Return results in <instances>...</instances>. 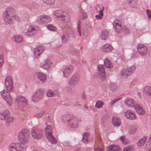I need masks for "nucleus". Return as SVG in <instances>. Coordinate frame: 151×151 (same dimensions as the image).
<instances>
[{"instance_id":"nucleus-64","label":"nucleus","mask_w":151,"mask_h":151,"mask_svg":"<svg viewBox=\"0 0 151 151\" xmlns=\"http://www.w3.org/2000/svg\"><path fill=\"white\" fill-rule=\"evenodd\" d=\"M83 97L84 98H85V96H83Z\"/></svg>"},{"instance_id":"nucleus-36","label":"nucleus","mask_w":151,"mask_h":151,"mask_svg":"<svg viewBox=\"0 0 151 151\" xmlns=\"http://www.w3.org/2000/svg\"><path fill=\"white\" fill-rule=\"evenodd\" d=\"M104 105V103L102 101L98 100L96 103L95 107L97 109H99L102 107Z\"/></svg>"},{"instance_id":"nucleus-4","label":"nucleus","mask_w":151,"mask_h":151,"mask_svg":"<svg viewBox=\"0 0 151 151\" xmlns=\"http://www.w3.org/2000/svg\"><path fill=\"white\" fill-rule=\"evenodd\" d=\"M27 146L19 142L11 144L9 147V151H21L26 149Z\"/></svg>"},{"instance_id":"nucleus-57","label":"nucleus","mask_w":151,"mask_h":151,"mask_svg":"<svg viewBox=\"0 0 151 151\" xmlns=\"http://www.w3.org/2000/svg\"><path fill=\"white\" fill-rule=\"evenodd\" d=\"M83 18V19H86L87 17V14L86 13H83L82 14Z\"/></svg>"},{"instance_id":"nucleus-31","label":"nucleus","mask_w":151,"mask_h":151,"mask_svg":"<svg viewBox=\"0 0 151 151\" xmlns=\"http://www.w3.org/2000/svg\"><path fill=\"white\" fill-rule=\"evenodd\" d=\"M90 134L89 133L84 132L83 134L82 141L83 142L87 144L88 142V138Z\"/></svg>"},{"instance_id":"nucleus-55","label":"nucleus","mask_w":151,"mask_h":151,"mask_svg":"<svg viewBox=\"0 0 151 151\" xmlns=\"http://www.w3.org/2000/svg\"><path fill=\"white\" fill-rule=\"evenodd\" d=\"M94 151H103V150L101 148L99 147L96 148L94 149Z\"/></svg>"},{"instance_id":"nucleus-61","label":"nucleus","mask_w":151,"mask_h":151,"mask_svg":"<svg viewBox=\"0 0 151 151\" xmlns=\"http://www.w3.org/2000/svg\"><path fill=\"white\" fill-rule=\"evenodd\" d=\"M83 36L84 37H86L87 36V35H88V34H87V32H86V31L85 32L83 33Z\"/></svg>"},{"instance_id":"nucleus-26","label":"nucleus","mask_w":151,"mask_h":151,"mask_svg":"<svg viewBox=\"0 0 151 151\" xmlns=\"http://www.w3.org/2000/svg\"><path fill=\"white\" fill-rule=\"evenodd\" d=\"M113 50V48L110 44H106L103 46L102 47V50L105 52H109Z\"/></svg>"},{"instance_id":"nucleus-20","label":"nucleus","mask_w":151,"mask_h":151,"mask_svg":"<svg viewBox=\"0 0 151 151\" xmlns=\"http://www.w3.org/2000/svg\"><path fill=\"white\" fill-rule=\"evenodd\" d=\"M52 64V63L50 60L47 59L44 61L43 64H41L40 67L43 69L47 70L50 67Z\"/></svg>"},{"instance_id":"nucleus-34","label":"nucleus","mask_w":151,"mask_h":151,"mask_svg":"<svg viewBox=\"0 0 151 151\" xmlns=\"http://www.w3.org/2000/svg\"><path fill=\"white\" fill-rule=\"evenodd\" d=\"M53 127L50 125H47L45 129V132L46 135L52 134V129Z\"/></svg>"},{"instance_id":"nucleus-62","label":"nucleus","mask_w":151,"mask_h":151,"mask_svg":"<svg viewBox=\"0 0 151 151\" xmlns=\"http://www.w3.org/2000/svg\"><path fill=\"white\" fill-rule=\"evenodd\" d=\"M149 140L151 142V135L150 137V138Z\"/></svg>"},{"instance_id":"nucleus-6","label":"nucleus","mask_w":151,"mask_h":151,"mask_svg":"<svg viewBox=\"0 0 151 151\" xmlns=\"http://www.w3.org/2000/svg\"><path fill=\"white\" fill-rule=\"evenodd\" d=\"M44 93V90L42 89H40L37 90L32 97L33 101L36 102L41 99L43 97Z\"/></svg>"},{"instance_id":"nucleus-3","label":"nucleus","mask_w":151,"mask_h":151,"mask_svg":"<svg viewBox=\"0 0 151 151\" xmlns=\"http://www.w3.org/2000/svg\"><path fill=\"white\" fill-rule=\"evenodd\" d=\"M55 16L60 19L66 23L70 21V17L66 12L61 10H56L55 12Z\"/></svg>"},{"instance_id":"nucleus-25","label":"nucleus","mask_w":151,"mask_h":151,"mask_svg":"<svg viewBox=\"0 0 151 151\" xmlns=\"http://www.w3.org/2000/svg\"><path fill=\"white\" fill-rule=\"evenodd\" d=\"M46 136L48 140L51 144H54L57 143V139L52 134L46 135Z\"/></svg>"},{"instance_id":"nucleus-38","label":"nucleus","mask_w":151,"mask_h":151,"mask_svg":"<svg viewBox=\"0 0 151 151\" xmlns=\"http://www.w3.org/2000/svg\"><path fill=\"white\" fill-rule=\"evenodd\" d=\"M44 15L40 16L37 18L36 22L40 24L44 23Z\"/></svg>"},{"instance_id":"nucleus-51","label":"nucleus","mask_w":151,"mask_h":151,"mask_svg":"<svg viewBox=\"0 0 151 151\" xmlns=\"http://www.w3.org/2000/svg\"><path fill=\"white\" fill-rule=\"evenodd\" d=\"M146 14L148 17L150 19H151V12L150 10L147 9L146 10Z\"/></svg>"},{"instance_id":"nucleus-58","label":"nucleus","mask_w":151,"mask_h":151,"mask_svg":"<svg viewBox=\"0 0 151 151\" xmlns=\"http://www.w3.org/2000/svg\"><path fill=\"white\" fill-rule=\"evenodd\" d=\"M13 17L14 19L17 20L19 21L20 19L19 18L18 16L14 15V14Z\"/></svg>"},{"instance_id":"nucleus-10","label":"nucleus","mask_w":151,"mask_h":151,"mask_svg":"<svg viewBox=\"0 0 151 151\" xmlns=\"http://www.w3.org/2000/svg\"><path fill=\"white\" fill-rule=\"evenodd\" d=\"M80 77L77 74H75L71 77L69 82L70 86L74 87L78 83L80 80Z\"/></svg>"},{"instance_id":"nucleus-15","label":"nucleus","mask_w":151,"mask_h":151,"mask_svg":"<svg viewBox=\"0 0 151 151\" xmlns=\"http://www.w3.org/2000/svg\"><path fill=\"white\" fill-rule=\"evenodd\" d=\"M124 115L129 119L134 120L136 119L137 116L134 111L130 110H127L125 112Z\"/></svg>"},{"instance_id":"nucleus-52","label":"nucleus","mask_w":151,"mask_h":151,"mask_svg":"<svg viewBox=\"0 0 151 151\" xmlns=\"http://www.w3.org/2000/svg\"><path fill=\"white\" fill-rule=\"evenodd\" d=\"M123 151H132V148L130 146H127L125 147L123 150Z\"/></svg>"},{"instance_id":"nucleus-11","label":"nucleus","mask_w":151,"mask_h":151,"mask_svg":"<svg viewBox=\"0 0 151 151\" xmlns=\"http://www.w3.org/2000/svg\"><path fill=\"white\" fill-rule=\"evenodd\" d=\"M137 50L139 54L142 56H145L147 52L148 48L145 45L140 44L137 45Z\"/></svg>"},{"instance_id":"nucleus-5","label":"nucleus","mask_w":151,"mask_h":151,"mask_svg":"<svg viewBox=\"0 0 151 151\" xmlns=\"http://www.w3.org/2000/svg\"><path fill=\"white\" fill-rule=\"evenodd\" d=\"M32 137L35 139H39L42 137L43 132L40 129L36 127H33L31 131Z\"/></svg>"},{"instance_id":"nucleus-60","label":"nucleus","mask_w":151,"mask_h":151,"mask_svg":"<svg viewBox=\"0 0 151 151\" xmlns=\"http://www.w3.org/2000/svg\"><path fill=\"white\" fill-rule=\"evenodd\" d=\"M78 32L80 35L81 36V34L80 32V26L79 25L78 28Z\"/></svg>"},{"instance_id":"nucleus-32","label":"nucleus","mask_w":151,"mask_h":151,"mask_svg":"<svg viewBox=\"0 0 151 151\" xmlns=\"http://www.w3.org/2000/svg\"><path fill=\"white\" fill-rule=\"evenodd\" d=\"M147 138V136H145L139 140L137 143V146L138 147H141L143 146L145 144Z\"/></svg>"},{"instance_id":"nucleus-45","label":"nucleus","mask_w":151,"mask_h":151,"mask_svg":"<svg viewBox=\"0 0 151 151\" xmlns=\"http://www.w3.org/2000/svg\"><path fill=\"white\" fill-rule=\"evenodd\" d=\"M104 7L102 5H97L96 6V10L98 12L100 11L101 9L104 10Z\"/></svg>"},{"instance_id":"nucleus-33","label":"nucleus","mask_w":151,"mask_h":151,"mask_svg":"<svg viewBox=\"0 0 151 151\" xmlns=\"http://www.w3.org/2000/svg\"><path fill=\"white\" fill-rule=\"evenodd\" d=\"M23 40V37L20 35H16L12 37V40L14 41L17 42L19 43L22 42Z\"/></svg>"},{"instance_id":"nucleus-8","label":"nucleus","mask_w":151,"mask_h":151,"mask_svg":"<svg viewBox=\"0 0 151 151\" xmlns=\"http://www.w3.org/2000/svg\"><path fill=\"white\" fill-rule=\"evenodd\" d=\"M135 67L134 65L131 67H128L126 69L123 70L121 71V75L124 77L128 76H129L135 71Z\"/></svg>"},{"instance_id":"nucleus-18","label":"nucleus","mask_w":151,"mask_h":151,"mask_svg":"<svg viewBox=\"0 0 151 151\" xmlns=\"http://www.w3.org/2000/svg\"><path fill=\"white\" fill-rule=\"evenodd\" d=\"M78 121L75 117H72L69 121L68 124L70 127L73 128L77 127L78 125Z\"/></svg>"},{"instance_id":"nucleus-1","label":"nucleus","mask_w":151,"mask_h":151,"mask_svg":"<svg viewBox=\"0 0 151 151\" xmlns=\"http://www.w3.org/2000/svg\"><path fill=\"white\" fill-rule=\"evenodd\" d=\"M15 13V11L14 9H7L3 14V18L4 22L7 23H12L14 21V14Z\"/></svg>"},{"instance_id":"nucleus-47","label":"nucleus","mask_w":151,"mask_h":151,"mask_svg":"<svg viewBox=\"0 0 151 151\" xmlns=\"http://www.w3.org/2000/svg\"><path fill=\"white\" fill-rule=\"evenodd\" d=\"M123 31H124V34L126 35L130 32L129 29L126 26H124L123 27Z\"/></svg>"},{"instance_id":"nucleus-59","label":"nucleus","mask_w":151,"mask_h":151,"mask_svg":"<svg viewBox=\"0 0 151 151\" xmlns=\"http://www.w3.org/2000/svg\"><path fill=\"white\" fill-rule=\"evenodd\" d=\"M102 17V16H100L99 15H96V17L97 19H101V18Z\"/></svg>"},{"instance_id":"nucleus-37","label":"nucleus","mask_w":151,"mask_h":151,"mask_svg":"<svg viewBox=\"0 0 151 151\" xmlns=\"http://www.w3.org/2000/svg\"><path fill=\"white\" fill-rule=\"evenodd\" d=\"M144 91L146 94L151 96V87L149 86L145 87L144 89Z\"/></svg>"},{"instance_id":"nucleus-14","label":"nucleus","mask_w":151,"mask_h":151,"mask_svg":"<svg viewBox=\"0 0 151 151\" xmlns=\"http://www.w3.org/2000/svg\"><path fill=\"white\" fill-rule=\"evenodd\" d=\"M104 68V67L103 65L99 64L97 66V69L99 76L101 79L102 81H104L105 78Z\"/></svg>"},{"instance_id":"nucleus-7","label":"nucleus","mask_w":151,"mask_h":151,"mask_svg":"<svg viewBox=\"0 0 151 151\" xmlns=\"http://www.w3.org/2000/svg\"><path fill=\"white\" fill-rule=\"evenodd\" d=\"M5 84L7 90L9 92L12 91L14 88L12 79L10 76H8L6 78Z\"/></svg>"},{"instance_id":"nucleus-16","label":"nucleus","mask_w":151,"mask_h":151,"mask_svg":"<svg viewBox=\"0 0 151 151\" xmlns=\"http://www.w3.org/2000/svg\"><path fill=\"white\" fill-rule=\"evenodd\" d=\"M16 100L18 104L22 106H26L27 104V101L24 97L19 96L17 97Z\"/></svg>"},{"instance_id":"nucleus-46","label":"nucleus","mask_w":151,"mask_h":151,"mask_svg":"<svg viewBox=\"0 0 151 151\" xmlns=\"http://www.w3.org/2000/svg\"><path fill=\"white\" fill-rule=\"evenodd\" d=\"M51 19L50 17L46 15H44V23L49 22L51 21Z\"/></svg>"},{"instance_id":"nucleus-13","label":"nucleus","mask_w":151,"mask_h":151,"mask_svg":"<svg viewBox=\"0 0 151 151\" xmlns=\"http://www.w3.org/2000/svg\"><path fill=\"white\" fill-rule=\"evenodd\" d=\"M73 70V67L71 65L66 67L63 69V73L64 77L68 78L72 73Z\"/></svg>"},{"instance_id":"nucleus-48","label":"nucleus","mask_w":151,"mask_h":151,"mask_svg":"<svg viewBox=\"0 0 151 151\" xmlns=\"http://www.w3.org/2000/svg\"><path fill=\"white\" fill-rule=\"evenodd\" d=\"M120 139L123 144L125 145L127 144V139L124 136H122L120 137Z\"/></svg>"},{"instance_id":"nucleus-53","label":"nucleus","mask_w":151,"mask_h":151,"mask_svg":"<svg viewBox=\"0 0 151 151\" xmlns=\"http://www.w3.org/2000/svg\"><path fill=\"white\" fill-rule=\"evenodd\" d=\"M4 63L3 58L2 56H0V68L2 67Z\"/></svg>"},{"instance_id":"nucleus-12","label":"nucleus","mask_w":151,"mask_h":151,"mask_svg":"<svg viewBox=\"0 0 151 151\" xmlns=\"http://www.w3.org/2000/svg\"><path fill=\"white\" fill-rule=\"evenodd\" d=\"M113 26L115 31L119 34H121L123 31V27L121 26L120 21L116 20L113 22Z\"/></svg>"},{"instance_id":"nucleus-22","label":"nucleus","mask_w":151,"mask_h":151,"mask_svg":"<svg viewBox=\"0 0 151 151\" xmlns=\"http://www.w3.org/2000/svg\"><path fill=\"white\" fill-rule=\"evenodd\" d=\"M10 113L7 110H5L0 112V119L3 120H5L9 116Z\"/></svg>"},{"instance_id":"nucleus-19","label":"nucleus","mask_w":151,"mask_h":151,"mask_svg":"<svg viewBox=\"0 0 151 151\" xmlns=\"http://www.w3.org/2000/svg\"><path fill=\"white\" fill-rule=\"evenodd\" d=\"M44 49V47L42 46H38L35 49L34 51L35 57L38 58L40 55L43 52Z\"/></svg>"},{"instance_id":"nucleus-63","label":"nucleus","mask_w":151,"mask_h":151,"mask_svg":"<svg viewBox=\"0 0 151 151\" xmlns=\"http://www.w3.org/2000/svg\"><path fill=\"white\" fill-rule=\"evenodd\" d=\"M32 151H37L36 150H32Z\"/></svg>"},{"instance_id":"nucleus-9","label":"nucleus","mask_w":151,"mask_h":151,"mask_svg":"<svg viewBox=\"0 0 151 151\" xmlns=\"http://www.w3.org/2000/svg\"><path fill=\"white\" fill-rule=\"evenodd\" d=\"M1 94L3 99L6 101L9 106H11L12 100L10 93L5 90H3L1 92Z\"/></svg>"},{"instance_id":"nucleus-35","label":"nucleus","mask_w":151,"mask_h":151,"mask_svg":"<svg viewBox=\"0 0 151 151\" xmlns=\"http://www.w3.org/2000/svg\"><path fill=\"white\" fill-rule=\"evenodd\" d=\"M104 64L105 66L107 68H110L112 67L111 62L107 58L104 60Z\"/></svg>"},{"instance_id":"nucleus-30","label":"nucleus","mask_w":151,"mask_h":151,"mask_svg":"<svg viewBox=\"0 0 151 151\" xmlns=\"http://www.w3.org/2000/svg\"><path fill=\"white\" fill-rule=\"evenodd\" d=\"M109 34L108 32L106 30H104L101 31V35L100 37L103 40L106 39L109 37Z\"/></svg>"},{"instance_id":"nucleus-2","label":"nucleus","mask_w":151,"mask_h":151,"mask_svg":"<svg viewBox=\"0 0 151 151\" xmlns=\"http://www.w3.org/2000/svg\"><path fill=\"white\" fill-rule=\"evenodd\" d=\"M29 132L28 129H23L18 134L19 142L23 144L27 143L29 141Z\"/></svg>"},{"instance_id":"nucleus-50","label":"nucleus","mask_w":151,"mask_h":151,"mask_svg":"<svg viewBox=\"0 0 151 151\" xmlns=\"http://www.w3.org/2000/svg\"><path fill=\"white\" fill-rule=\"evenodd\" d=\"M121 99V98H116V99L112 101L110 103V104H111V106L113 105L114 104H115L117 101L120 100Z\"/></svg>"},{"instance_id":"nucleus-21","label":"nucleus","mask_w":151,"mask_h":151,"mask_svg":"<svg viewBox=\"0 0 151 151\" xmlns=\"http://www.w3.org/2000/svg\"><path fill=\"white\" fill-rule=\"evenodd\" d=\"M71 34L68 32H64L61 36L62 42L63 43L67 42L69 40Z\"/></svg>"},{"instance_id":"nucleus-40","label":"nucleus","mask_w":151,"mask_h":151,"mask_svg":"<svg viewBox=\"0 0 151 151\" xmlns=\"http://www.w3.org/2000/svg\"><path fill=\"white\" fill-rule=\"evenodd\" d=\"M71 117L68 115H65L63 116L61 118L62 120L64 122H67L69 123V121Z\"/></svg>"},{"instance_id":"nucleus-49","label":"nucleus","mask_w":151,"mask_h":151,"mask_svg":"<svg viewBox=\"0 0 151 151\" xmlns=\"http://www.w3.org/2000/svg\"><path fill=\"white\" fill-rule=\"evenodd\" d=\"M44 2L49 5H52L54 3L55 0H43Z\"/></svg>"},{"instance_id":"nucleus-28","label":"nucleus","mask_w":151,"mask_h":151,"mask_svg":"<svg viewBox=\"0 0 151 151\" xmlns=\"http://www.w3.org/2000/svg\"><path fill=\"white\" fill-rule=\"evenodd\" d=\"M37 77L39 80L42 82H45L47 79L46 75L42 73L39 72L37 73Z\"/></svg>"},{"instance_id":"nucleus-23","label":"nucleus","mask_w":151,"mask_h":151,"mask_svg":"<svg viewBox=\"0 0 151 151\" xmlns=\"http://www.w3.org/2000/svg\"><path fill=\"white\" fill-rule=\"evenodd\" d=\"M108 151H121V148L118 145H109L107 148Z\"/></svg>"},{"instance_id":"nucleus-24","label":"nucleus","mask_w":151,"mask_h":151,"mask_svg":"<svg viewBox=\"0 0 151 151\" xmlns=\"http://www.w3.org/2000/svg\"><path fill=\"white\" fill-rule=\"evenodd\" d=\"M126 105L130 107H135V105L134 100L132 98H126L125 100Z\"/></svg>"},{"instance_id":"nucleus-44","label":"nucleus","mask_w":151,"mask_h":151,"mask_svg":"<svg viewBox=\"0 0 151 151\" xmlns=\"http://www.w3.org/2000/svg\"><path fill=\"white\" fill-rule=\"evenodd\" d=\"M47 27L49 30L51 31H55L56 29V27L52 24H48Z\"/></svg>"},{"instance_id":"nucleus-27","label":"nucleus","mask_w":151,"mask_h":151,"mask_svg":"<svg viewBox=\"0 0 151 151\" xmlns=\"http://www.w3.org/2000/svg\"><path fill=\"white\" fill-rule=\"evenodd\" d=\"M137 112L140 115H143L145 112L143 109L138 104H136L134 107Z\"/></svg>"},{"instance_id":"nucleus-42","label":"nucleus","mask_w":151,"mask_h":151,"mask_svg":"<svg viewBox=\"0 0 151 151\" xmlns=\"http://www.w3.org/2000/svg\"><path fill=\"white\" fill-rule=\"evenodd\" d=\"M109 88L111 91H114L116 90L117 86L116 84L112 83H111L110 84Z\"/></svg>"},{"instance_id":"nucleus-56","label":"nucleus","mask_w":151,"mask_h":151,"mask_svg":"<svg viewBox=\"0 0 151 151\" xmlns=\"http://www.w3.org/2000/svg\"><path fill=\"white\" fill-rule=\"evenodd\" d=\"M104 10L101 9L100 11H99L98 12H99V15L103 17V11Z\"/></svg>"},{"instance_id":"nucleus-54","label":"nucleus","mask_w":151,"mask_h":151,"mask_svg":"<svg viewBox=\"0 0 151 151\" xmlns=\"http://www.w3.org/2000/svg\"><path fill=\"white\" fill-rule=\"evenodd\" d=\"M45 111L44 110H42L39 113V114H38L37 115V118L40 117L42 116L44 114Z\"/></svg>"},{"instance_id":"nucleus-17","label":"nucleus","mask_w":151,"mask_h":151,"mask_svg":"<svg viewBox=\"0 0 151 151\" xmlns=\"http://www.w3.org/2000/svg\"><path fill=\"white\" fill-rule=\"evenodd\" d=\"M37 29L36 27L30 26L28 29L27 31L26 32V35L30 37L35 35Z\"/></svg>"},{"instance_id":"nucleus-29","label":"nucleus","mask_w":151,"mask_h":151,"mask_svg":"<svg viewBox=\"0 0 151 151\" xmlns=\"http://www.w3.org/2000/svg\"><path fill=\"white\" fill-rule=\"evenodd\" d=\"M112 123L113 125L115 127H119L120 125L121 122L119 118L114 116L113 117Z\"/></svg>"},{"instance_id":"nucleus-39","label":"nucleus","mask_w":151,"mask_h":151,"mask_svg":"<svg viewBox=\"0 0 151 151\" xmlns=\"http://www.w3.org/2000/svg\"><path fill=\"white\" fill-rule=\"evenodd\" d=\"M14 118L12 116H8V117H7L5 120L6 121V124L9 125V124L12 123L13 122Z\"/></svg>"},{"instance_id":"nucleus-43","label":"nucleus","mask_w":151,"mask_h":151,"mask_svg":"<svg viewBox=\"0 0 151 151\" xmlns=\"http://www.w3.org/2000/svg\"><path fill=\"white\" fill-rule=\"evenodd\" d=\"M137 128L135 127H132L129 129V133L130 134H133L136 132Z\"/></svg>"},{"instance_id":"nucleus-41","label":"nucleus","mask_w":151,"mask_h":151,"mask_svg":"<svg viewBox=\"0 0 151 151\" xmlns=\"http://www.w3.org/2000/svg\"><path fill=\"white\" fill-rule=\"evenodd\" d=\"M55 94L53 90L49 89L47 93V95L49 97H53L55 96Z\"/></svg>"}]
</instances>
